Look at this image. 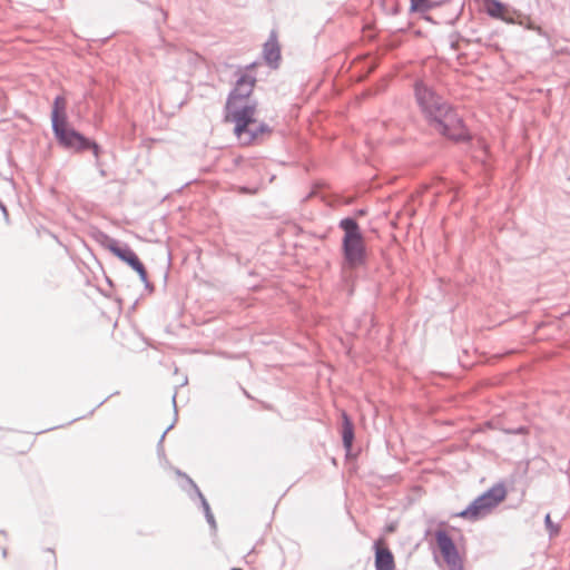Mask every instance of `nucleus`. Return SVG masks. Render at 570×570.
Returning <instances> with one entry per match:
<instances>
[{
	"mask_svg": "<svg viewBox=\"0 0 570 570\" xmlns=\"http://www.w3.org/2000/svg\"><path fill=\"white\" fill-rule=\"evenodd\" d=\"M373 551L375 570H395L394 554L382 538L374 541Z\"/></svg>",
	"mask_w": 570,
	"mask_h": 570,
	"instance_id": "9",
	"label": "nucleus"
},
{
	"mask_svg": "<svg viewBox=\"0 0 570 570\" xmlns=\"http://www.w3.org/2000/svg\"><path fill=\"white\" fill-rule=\"evenodd\" d=\"M256 66H257V62H250L246 66L237 65L234 75H238V72H243V71L252 73V71L255 69Z\"/></svg>",
	"mask_w": 570,
	"mask_h": 570,
	"instance_id": "21",
	"label": "nucleus"
},
{
	"mask_svg": "<svg viewBox=\"0 0 570 570\" xmlns=\"http://www.w3.org/2000/svg\"><path fill=\"white\" fill-rule=\"evenodd\" d=\"M2 556H3V557H6V556H7V549H6V548H3V549H2Z\"/></svg>",
	"mask_w": 570,
	"mask_h": 570,
	"instance_id": "37",
	"label": "nucleus"
},
{
	"mask_svg": "<svg viewBox=\"0 0 570 570\" xmlns=\"http://www.w3.org/2000/svg\"><path fill=\"white\" fill-rule=\"evenodd\" d=\"M51 128L56 126L66 125L69 122L67 115V100L63 96L58 95L55 97L52 107H51Z\"/></svg>",
	"mask_w": 570,
	"mask_h": 570,
	"instance_id": "14",
	"label": "nucleus"
},
{
	"mask_svg": "<svg viewBox=\"0 0 570 570\" xmlns=\"http://www.w3.org/2000/svg\"><path fill=\"white\" fill-rule=\"evenodd\" d=\"M245 158L242 157V156H237L233 159V164L236 166V167H239L243 163H245Z\"/></svg>",
	"mask_w": 570,
	"mask_h": 570,
	"instance_id": "25",
	"label": "nucleus"
},
{
	"mask_svg": "<svg viewBox=\"0 0 570 570\" xmlns=\"http://www.w3.org/2000/svg\"><path fill=\"white\" fill-rule=\"evenodd\" d=\"M136 305H137V301H135V302H134V304H132V308H135V307H136Z\"/></svg>",
	"mask_w": 570,
	"mask_h": 570,
	"instance_id": "40",
	"label": "nucleus"
},
{
	"mask_svg": "<svg viewBox=\"0 0 570 570\" xmlns=\"http://www.w3.org/2000/svg\"><path fill=\"white\" fill-rule=\"evenodd\" d=\"M235 77L236 80L227 95L224 107L225 121L234 119V111L243 108L244 104H247L248 101H257L256 99L250 98L257 83L256 76L254 73L243 71L235 75Z\"/></svg>",
	"mask_w": 570,
	"mask_h": 570,
	"instance_id": "6",
	"label": "nucleus"
},
{
	"mask_svg": "<svg viewBox=\"0 0 570 570\" xmlns=\"http://www.w3.org/2000/svg\"><path fill=\"white\" fill-rule=\"evenodd\" d=\"M167 279H168V271H166L165 274H164V286L165 287L167 285Z\"/></svg>",
	"mask_w": 570,
	"mask_h": 570,
	"instance_id": "34",
	"label": "nucleus"
},
{
	"mask_svg": "<svg viewBox=\"0 0 570 570\" xmlns=\"http://www.w3.org/2000/svg\"><path fill=\"white\" fill-rule=\"evenodd\" d=\"M97 171H98V174H99L101 177H104V178L108 176V174H107V171H106L105 167H104V168H100V169H97Z\"/></svg>",
	"mask_w": 570,
	"mask_h": 570,
	"instance_id": "31",
	"label": "nucleus"
},
{
	"mask_svg": "<svg viewBox=\"0 0 570 570\" xmlns=\"http://www.w3.org/2000/svg\"><path fill=\"white\" fill-rule=\"evenodd\" d=\"M157 11L161 14L163 21H166L167 12L163 8H157Z\"/></svg>",
	"mask_w": 570,
	"mask_h": 570,
	"instance_id": "30",
	"label": "nucleus"
},
{
	"mask_svg": "<svg viewBox=\"0 0 570 570\" xmlns=\"http://www.w3.org/2000/svg\"><path fill=\"white\" fill-rule=\"evenodd\" d=\"M337 227L343 232L341 240L342 266L357 269L367 264L368 253L365 236L355 217H343Z\"/></svg>",
	"mask_w": 570,
	"mask_h": 570,
	"instance_id": "2",
	"label": "nucleus"
},
{
	"mask_svg": "<svg viewBox=\"0 0 570 570\" xmlns=\"http://www.w3.org/2000/svg\"><path fill=\"white\" fill-rule=\"evenodd\" d=\"M86 151H90L95 160L99 159L105 154V149L102 148V146L90 137H88L83 147V153Z\"/></svg>",
	"mask_w": 570,
	"mask_h": 570,
	"instance_id": "19",
	"label": "nucleus"
},
{
	"mask_svg": "<svg viewBox=\"0 0 570 570\" xmlns=\"http://www.w3.org/2000/svg\"><path fill=\"white\" fill-rule=\"evenodd\" d=\"M394 529H395V528H394V525H393V524H390V525H387V527H386V531H389V532L394 531Z\"/></svg>",
	"mask_w": 570,
	"mask_h": 570,
	"instance_id": "35",
	"label": "nucleus"
},
{
	"mask_svg": "<svg viewBox=\"0 0 570 570\" xmlns=\"http://www.w3.org/2000/svg\"><path fill=\"white\" fill-rule=\"evenodd\" d=\"M230 570H236L235 568L230 569Z\"/></svg>",
	"mask_w": 570,
	"mask_h": 570,
	"instance_id": "41",
	"label": "nucleus"
},
{
	"mask_svg": "<svg viewBox=\"0 0 570 570\" xmlns=\"http://www.w3.org/2000/svg\"><path fill=\"white\" fill-rule=\"evenodd\" d=\"M257 106V101L244 104L234 111V119L227 121L234 124L233 132L242 146L263 144L273 134V127L255 118Z\"/></svg>",
	"mask_w": 570,
	"mask_h": 570,
	"instance_id": "3",
	"label": "nucleus"
},
{
	"mask_svg": "<svg viewBox=\"0 0 570 570\" xmlns=\"http://www.w3.org/2000/svg\"><path fill=\"white\" fill-rule=\"evenodd\" d=\"M263 58L271 69H277L279 67L282 53L276 30L269 32L268 39L263 45Z\"/></svg>",
	"mask_w": 570,
	"mask_h": 570,
	"instance_id": "10",
	"label": "nucleus"
},
{
	"mask_svg": "<svg viewBox=\"0 0 570 570\" xmlns=\"http://www.w3.org/2000/svg\"><path fill=\"white\" fill-rule=\"evenodd\" d=\"M0 210H1L2 215H3L4 220L7 223H9V212H8L7 206L6 205L1 206Z\"/></svg>",
	"mask_w": 570,
	"mask_h": 570,
	"instance_id": "27",
	"label": "nucleus"
},
{
	"mask_svg": "<svg viewBox=\"0 0 570 570\" xmlns=\"http://www.w3.org/2000/svg\"><path fill=\"white\" fill-rule=\"evenodd\" d=\"M508 495V490L503 481L497 482L491 488L473 499L462 511L455 513V517L469 521H478L490 514Z\"/></svg>",
	"mask_w": 570,
	"mask_h": 570,
	"instance_id": "5",
	"label": "nucleus"
},
{
	"mask_svg": "<svg viewBox=\"0 0 570 570\" xmlns=\"http://www.w3.org/2000/svg\"><path fill=\"white\" fill-rule=\"evenodd\" d=\"M244 393H245V395H246L247 397H250V395L248 394V392H246L245 390H244Z\"/></svg>",
	"mask_w": 570,
	"mask_h": 570,
	"instance_id": "39",
	"label": "nucleus"
},
{
	"mask_svg": "<svg viewBox=\"0 0 570 570\" xmlns=\"http://www.w3.org/2000/svg\"><path fill=\"white\" fill-rule=\"evenodd\" d=\"M508 495V490L503 481L497 482L491 488L473 499L462 511L455 513V517L469 521H478L490 514Z\"/></svg>",
	"mask_w": 570,
	"mask_h": 570,
	"instance_id": "4",
	"label": "nucleus"
},
{
	"mask_svg": "<svg viewBox=\"0 0 570 570\" xmlns=\"http://www.w3.org/2000/svg\"><path fill=\"white\" fill-rule=\"evenodd\" d=\"M96 240L120 261L132 249L127 243H121L101 230L97 232Z\"/></svg>",
	"mask_w": 570,
	"mask_h": 570,
	"instance_id": "12",
	"label": "nucleus"
},
{
	"mask_svg": "<svg viewBox=\"0 0 570 570\" xmlns=\"http://www.w3.org/2000/svg\"><path fill=\"white\" fill-rule=\"evenodd\" d=\"M438 2L431 0H411L410 12L411 13H425L429 10L438 7Z\"/></svg>",
	"mask_w": 570,
	"mask_h": 570,
	"instance_id": "17",
	"label": "nucleus"
},
{
	"mask_svg": "<svg viewBox=\"0 0 570 570\" xmlns=\"http://www.w3.org/2000/svg\"><path fill=\"white\" fill-rule=\"evenodd\" d=\"M121 262H124L127 266H129L132 271H135L138 274L139 279L141 281V283H145L146 281H149L148 272L146 269V266L140 261V258L138 257V255L136 254V252L134 249H131L121 259Z\"/></svg>",
	"mask_w": 570,
	"mask_h": 570,
	"instance_id": "15",
	"label": "nucleus"
},
{
	"mask_svg": "<svg viewBox=\"0 0 570 570\" xmlns=\"http://www.w3.org/2000/svg\"><path fill=\"white\" fill-rule=\"evenodd\" d=\"M178 475H181L183 478H185L187 484L189 485V490L185 489L189 497L191 499H194V495L196 498L199 499V502H200V507L204 511V514H205V518H206V521L208 522V524L210 525L212 529H216V520H215V517L214 514L212 513V510H210V507H209V503L208 501L206 500V498L204 497V494L202 493V491L199 490L198 485L194 482V480L191 478H189L186 473L181 472V471H178L177 472Z\"/></svg>",
	"mask_w": 570,
	"mask_h": 570,
	"instance_id": "11",
	"label": "nucleus"
},
{
	"mask_svg": "<svg viewBox=\"0 0 570 570\" xmlns=\"http://www.w3.org/2000/svg\"><path fill=\"white\" fill-rule=\"evenodd\" d=\"M436 548L449 570H464L454 539L442 528L434 531Z\"/></svg>",
	"mask_w": 570,
	"mask_h": 570,
	"instance_id": "7",
	"label": "nucleus"
},
{
	"mask_svg": "<svg viewBox=\"0 0 570 570\" xmlns=\"http://www.w3.org/2000/svg\"><path fill=\"white\" fill-rule=\"evenodd\" d=\"M527 431V428L520 426L512 431L513 434H523Z\"/></svg>",
	"mask_w": 570,
	"mask_h": 570,
	"instance_id": "29",
	"label": "nucleus"
},
{
	"mask_svg": "<svg viewBox=\"0 0 570 570\" xmlns=\"http://www.w3.org/2000/svg\"><path fill=\"white\" fill-rule=\"evenodd\" d=\"M0 535L7 537V533H6V531H3V530H0Z\"/></svg>",
	"mask_w": 570,
	"mask_h": 570,
	"instance_id": "36",
	"label": "nucleus"
},
{
	"mask_svg": "<svg viewBox=\"0 0 570 570\" xmlns=\"http://www.w3.org/2000/svg\"><path fill=\"white\" fill-rule=\"evenodd\" d=\"M57 144L65 150L73 154H83L88 136L72 127L69 122L51 128Z\"/></svg>",
	"mask_w": 570,
	"mask_h": 570,
	"instance_id": "8",
	"label": "nucleus"
},
{
	"mask_svg": "<svg viewBox=\"0 0 570 570\" xmlns=\"http://www.w3.org/2000/svg\"><path fill=\"white\" fill-rule=\"evenodd\" d=\"M176 396H177V393L175 392L173 397H171V402H173V406H174V412H175V417H174V421L171 422V424L169 426H167V429L163 432L160 439L158 440V443H157V454L159 458L161 456H165V449H164V440H165V436L166 434L174 428L176 421H177V404H176Z\"/></svg>",
	"mask_w": 570,
	"mask_h": 570,
	"instance_id": "18",
	"label": "nucleus"
},
{
	"mask_svg": "<svg viewBox=\"0 0 570 570\" xmlns=\"http://www.w3.org/2000/svg\"><path fill=\"white\" fill-rule=\"evenodd\" d=\"M106 282H107V284H108L110 287H114V286H115L114 282H112V281H111V278H109L108 276H106Z\"/></svg>",
	"mask_w": 570,
	"mask_h": 570,
	"instance_id": "33",
	"label": "nucleus"
},
{
	"mask_svg": "<svg viewBox=\"0 0 570 570\" xmlns=\"http://www.w3.org/2000/svg\"><path fill=\"white\" fill-rule=\"evenodd\" d=\"M450 48L452 50H459V39H460V33L459 32H453L450 35Z\"/></svg>",
	"mask_w": 570,
	"mask_h": 570,
	"instance_id": "22",
	"label": "nucleus"
},
{
	"mask_svg": "<svg viewBox=\"0 0 570 570\" xmlns=\"http://www.w3.org/2000/svg\"><path fill=\"white\" fill-rule=\"evenodd\" d=\"M94 166L96 169H100L105 167V163L102 161V157L99 159L94 160Z\"/></svg>",
	"mask_w": 570,
	"mask_h": 570,
	"instance_id": "26",
	"label": "nucleus"
},
{
	"mask_svg": "<svg viewBox=\"0 0 570 570\" xmlns=\"http://www.w3.org/2000/svg\"><path fill=\"white\" fill-rule=\"evenodd\" d=\"M342 423H341V438L342 444L346 452V456L351 454L353 449V443L355 440V428L352 417L343 411L341 414Z\"/></svg>",
	"mask_w": 570,
	"mask_h": 570,
	"instance_id": "13",
	"label": "nucleus"
},
{
	"mask_svg": "<svg viewBox=\"0 0 570 570\" xmlns=\"http://www.w3.org/2000/svg\"><path fill=\"white\" fill-rule=\"evenodd\" d=\"M48 552L52 553V558H53V562L55 564L57 563V558H56V554H55V551L52 549H47Z\"/></svg>",
	"mask_w": 570,
	"mask_h": 570,
	"instance_id": "32",
	"label": "nucleus"
},
{
	"mask_svg": "<svg viewBox=\"0 0 570 570\" xmlns=\"http://www.w3.org/2000/svg\"><path fill=\"white\" fill-rule=\"evenodd\" d=\"M256 187H248V186H239L238 191L244 195H255L257 193Z\"/></svg>",
	"mask_w": 570,
	"mask_h": 570,
	"instance_id": "23",
	"label": "nucleus"
},
{
	"mask_svg": "<svg viewBox=\"0 0 570 570\" xmlns=\"http://www.w3.org/2000/svg\"><path fill=\"white\" fill-rule=\"evenodd\" d=\"M569 314H570V308L566 313H563L562 316H567Z\"/></svg>",
	"mask_w": 570,
	"mask_h": 570,
	"instance_id": "38",
	"label": "nucleus"
},
{
	"mask_svg": "<svg viewBox=\"0 0 570 570\" xmlns=\"http://www.w3.org/2000/svg\"><path fill=\"white\" fill-rule=\"evenodd\" d=\"M484 11L494 19L507 20L503 16L507 4L500 0H483Z\"/></svg>",
	"mask_w": 570,
	"mask_h": 570,
	"instance_id": "16",
	"label": "nucleus"
},
{
	"mask_svg": "<svg viewBox=\"0 0 570 570\" xmlns=\"http://www.w3.org/2000/svg\"><path fill=\"white\" fill-rule=\"evenodd\" d=\"M144 284V288L147 293L153 294L155 292V285L150 281H146Z\"/></svg>",
	"mask_w": 570,
	"mask_h": 570,
	"instance_id": "24",
	"label": "nucleus"
},
{
	"mask_svg": "<svg viewBox=\"0 0 570 570\" xmlns=\"http://www.w3.org/2000/svg\"><path fill=\"white\" fill-rule=\"evenodd\" d=\"M415 102L428 126L440 136L455 142H471L473 139L464 119L452 104L424 80L413 85Z\"/></svg>",
	"mask_w": 570,
	"mask_h": 570,
	"instance_id": "1",
	"label": "nucleus"
},
{
	"mask_svg": "<svg viewBox=\"0 0 570 570\" xmlns=\"http://www.w3.org/2000/svg\"><path fill=\"white\" fill-rule=\"evenodd\" d=\"M355 216L357 217H362V216H365L367 214V209L366 208H358L354 212Z\"/></svg>",
	"mask_w": 570,
	"mask_h": 570,
	"instance_id": "28",
	"label": "nucleus"
},
{
	"mask_svg": "<svg viewBox=\"0 0 570 570\" xmlns=\"http://www.w3.org/2000/svg\"><path fill=\"white\" fill-rule=\"evenodd\" d=\"M544 525H546V529L548 530L549 532V537L550 538H553L556 535L559 534L560 532V525L554 523L552 520H551V515L550 513H547L546 517H544Z\"/></svg>",
	"mask_w": 570,
	"mask_h": 570,
	"instance_id": "20",
	"label": "nucleus"
}]
</instances>
